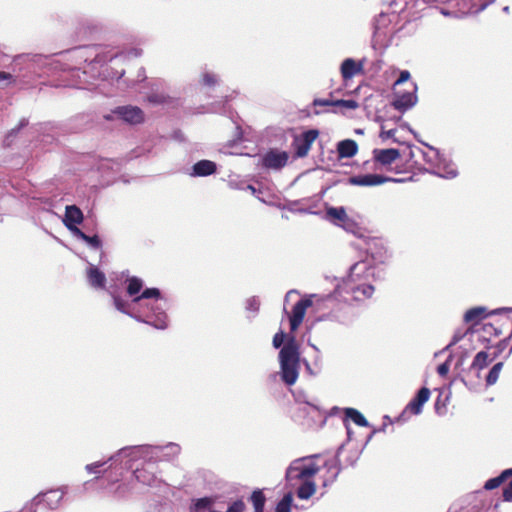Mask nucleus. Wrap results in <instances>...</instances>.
Here are the masks:
<instances>
[{"label":"nucleus","mask_w":512,"mask_h":512,"mask_svg":"<svg viewBox=\"0 0 512 512\" xmlns=\"http://www.w3.org/2000/svg\"><path fill=\"white\" fill-rule=\"evenodd\" d=\"M126 283V293L130 300L124 299L115 292H109L115 309L137 322L160 330L166 329L168 327L166 311L169 305L161 291L155 287L142 290L144 282L137 276L128 277Z\"/></svg>","instance_id":"1"},{"label":"nucleus","mask_w":512,"mask_h":512,"mask_svg":"<svg viewBox=\"0 0 512 512\" xmlns=\"http://www.w3.org/2000/svg\"><path fill=\"white\" fill-rule=\"evenodd\" d=\"M512 338V311L487 312L482 307V367L491 363Z\"/></svg>","instance_id":"2"},{"label":"nucleus","mask_w":512,"mask_h":512,"mask_svg":"<svg viewBox=\"0 0 512 512\" xmlns=\"http://www.w3.org/2000/svg\"><path fill=\"white\" fill-rule=\"evenodd\" d=\"M66 59L83 60L87 63L83 71L80 68L70 67L61 62L60 59L50 57H38V61L46 67L49 71H68L73 78L72 85H81L88 82V74L91 78L105 76L103 72L98 69L102 67L107 61V57L98 52L97 46H84L77 47L65 54H61Z\"/></svg>","instance_id":"3"},{"label":"nucleus","mask_w":512,"mask_h":512,"mask_svg":"<svg viewBox=\"0 0 512 512\" xmlns=\"http://www.w3.org/2000/svg\"><path fill=\"white\" fill-rule=\"evenodd\" d=\"M380 278V271L368 261H359L349 269L348 276L337 285L334 293L344 302H363L374 294L373 282Z\"/></svg>","instance_id":"4"},{"label":"nucleus","mask_w":512,"mask_h":512,"mask_svg":"<svg viewBox=\"0 0 512 512\" xmlns=\"http://www.w3.org/2000/svg\"><path fill=\"white\" fill-rule=\"evenodd\" d=\"M180 452V445L174 442H169L165 445L126 446L111 455L109 460L116 462L119 459L127 458L125 468L132 469L134 462L139 461V459H148L152 464L160 461H171L176 458Z\"/></svg>","instance_id":"5"},{"label":"nucleus","mask_w":512,"mask_h":512,"mask_svg":"<svg viewBox=\"0 0 512 512\" xmlns=\"http://www.w3.org/2000/svg\"><path fill=\"white\" fill-rule=\"evenodd\" d=\"M320 454H313L305 457H300L293 460L288 468L286 469V480L291 482L292 480H303V483L297 489V497L301 500L309 499L316 491V485L314 481L308 478L318 473L319 467L312 463L304 465L303 462L308 459L319 458Z\"/></svg>","instance_id":"6"},{"label":"nucleus","mask_w":512,"mask_h":512,"mask_svg":"<svg viewBox=\"0 0 512 512\" xmlns=\"http://www.w3.org/2000/svg\"><path fill=\"white\" fill-rule=\"evenodd\" d=\"M278 358L281 380L288 386L295 384L299 376L300 352L293 336L280 349Z\"/></svg>","instance_id":"7"},{"label":"nucleus","mask_w":512,"mask_h":512,"mask_svg":"<svg viewBox=\"0 0 512 512\" xmlns=\"http://www.w3.org/2000/svg\"><path fill=\"white\" fill-rule=\"evenodd\" d=\"M464 321L466 323L475 321V323L465 331L458 329L454 333L452 341L443 349V351H448L453 345L460 341H468L470 343L469 347H466L464 344L462 345L466 355L469 350L475 349L477 344L480 343V332L479 329L476 328L480 321V306H476L468 310L464 314Z\"/></svg>","instance_id":"8"},{"label":"nucleus","mask_w":512,"mask_h":512,"mask_svg":"<svg viewBox=\"0 0 512 512\" xmlns=\"http://www.w3.org/2000/svg\"><path fill=\"white\" fill-rule=\"evenodd\" d=\"M391 14H403V18L410 20L416 18L417 14L430 5L429 0H391L387 2Z\"/></svg>","instance_id":"9"},{"label":"nucleus","mask_w":512,"mask_h":512,"mask_svg":"<svg viewBox=\"0 0 512 512\" xmlns=\"http://www.w3.org/2000/svg\"><path fill=\"white\" fill-rule=\"evenodd\" d=\"M319 136L317 129H309L299 135H295L292 142L295 158H304L308 155L313 142Z\"/></svg>","instance_id":"10"},{"label":"nucleus","mask_w":512,"mask_h":512,"mask_svg":"<svg viewBox=\"0 0 512 512\" xmlns=\"http://www.w3.org/2000/svg\"><path fill=\"white\" fill-rule=\"evenodd\" d=\"M141 460L143 461V466L141 468L137 467L133 472L136 481L144 486H158L161 483V480L157 477V463L152 464L148 459Z\"/></svg>","instance_id":"11"},{"label":"nucleus","mask_w":512,"mask_h":512,"mask_svg":"<svg viewBox=\"0 0 512 512\" xmlns=\"http://www.w3.org/2000/svg\"><path fill=\"white\" fill-rule=\"evenodd\" d=\"M452 5L457 9L440 8V13L444 16L460 18L468 15H476L480 11V0H454Z\"/></svg>","instance_id":"12"},{"label":"nucleus","mask_w":512,"mask_h":512,"mask_svg":"<svg viewBox=\"0 0 512 512\" xmlns=\"http://www.w3.org/2000/svg\"><path fill=\"white\" fill-rule=\"evenodd\" d=\"M114 117L128 124L136 125L144 121V112L137 106H119L112 111V115L105 116L107 120H111Z\"/></svg>","instance_id":"13"},{"label":"nucleus","mask_w":512,"mask_h":512,"mask_svg":"<svg viewBox=\"0 0 512 512\" xmlns=\"http://www.w3.org/2000/svg\"><path fill=\"white\" fill-rule=\"evenodd\" d=\"M402 179L392 178L380 174H360L348 178V183L354 186H379L387 182H402Z\"/></svg>","instance_id":"14"},{"label":"nucleus","mask_w":512,"mask_h":512,"mask_svg":"<svg viewBox=\"0 0 512 512\" xmlns=\"http://www.w3.org/2000/svg\"><path fill=\"white\" fill-rule=\"evenodd\" d=\"M289 154L286 151L270 149L261 157V165L266 169L281 170L286 166Z\"/></svg>","instance_id":"15"},{"label":"nucleus","mask_w":512,"mask_h":512,"mask_svg":"<svg viewBox=\"0 0 512 512\" xmlns=\"http://www.w3.org/2000/svg\"><path fill=\"white\" fill-rule=\"evenodd\" d=\"M417 85L415 83L411 84V90L406 91L404 93H399L396 95L395 100L393 101V107L401 112H405L412 107H414L417 103Z\"/></svg>","instance_id":"16"},{"label":"nucleus","mask_w":512,"mask_h":512,"mask_svg":"<svg viewBox=\"0 0 512 512\" xmlns=\"http://www.w3.org/2000/svg\"><path fill=\"white\" fill-rule=\"evenodd\" d=\"M66 493L65 488L52 489L45 493L39 494L34 499L37 503L43 504L49 509H57Z\"/></svg>","instance_id":"17"},{"label":"nucleus","mask_w":512,"mask_h":512,"mask_svg":"<svg viewBox=\"0 0 512 512\" xmlns=\"http://www.w3.org/2000/svg\"><path fill=\"white\" fill-rule=\"evenodd\" d=\"M425 145L429 148L434 158L438 160V164L436 165V168L433 171V173L445 179L455 178L458 175L455 166L453 164L446 163L445 160L440 157V153L437 149L433 148L432 146H429L428 144Z\"/></svg>","instance_id":"18"},{"label":"nucleus","mask_w":512,"mask_h":512,"mask_svg":"<svg viewBox=\"0 0 512 512\" xmlns=\"http://www.w3.org/2000/svg\"><path fill=\"white\" fill-rule=\"evenodd\" d=\"M295 398L300 405H303V407L300 408L303 413L311 415L312 418H323L321 425L325 423L324 412L319 407L316 399H308L304 393H298Z\"/></svg>","instance_id":"19"},{"label":"nucleus","mask_w":512,"mask_h":512,"mask_svg":"<svg viewBox=\"0 0 512 512\" xmlns=\"http://www.w3.org/2000/svg\"><path fill=\"white\" fill-rule=\"evenodd\" d=\"M344 448V445L338 447L336 451V455L333 459L326 460L324 462V467L327 469L328 476L323 480V486L327 487L334 483L338 478L342 470V466L339 460V456Z\"/></svg>","instance_id":"20"},{"label":"nucleus","mask_w":512,"mask_h":512,"mask_svg":"<svg viewBox=\"0 0 512 512\" xmlns=\"http://www.w3.org/2000/svg\"><path fill=\"white\" fill-rule=\"evenodd\" d=\"M356 313L353 307L345 302L343 305H339L337 308H334L328 315L327 318L332 321H336L341 324H350L356 318Z\"/></svg>","instance_id":"21"},{"label":"nucleus","mask_w":512,"mask_h":512,"mask_svg":"<svg viewBox=\"0 0 512 512\" xmlns=\"http://www.w3.org/2000/svg\"><path fill=\"white\" fill-rule=\"evenodd\" d=\"M84 215L81 209L76 205H67L65 208V215L63 219V223L66 228L73 233L76 234V230H80L77 225L83 222Z\"/></svg>","instance_id":"22"},{"label":"nucleus","mask_w":512,"mask_h":512,"mask_svg":"<svg viewBox=\"0 0 512 512\" xmlns=\"http://www.w3.org/2000/svg\"><path fill=\"white\" fill-rule=\"evenodd\" d=\"M312 305L310 297H305L296 302L292 308V315L290 316V329L296 331L302 323L306 309Z\"/></svg>","instance_id":"23"},{"label":"nucleus","mask_w":512,"mask_h":512,"mask_svg":"<svg viewBox=\"0 0 512 512\" xmlns=\"http://www.w3.org/2000/svg\"><path fill=\"white\" fill-rule=\"evenodd\" d=\"M86 278L92 288L96 290L105 289L106 275L96 265L88 263Z\"/></svg>","instance_id":"24"},{"label":"nucleus","mask_w":512,"mask_h":512,"mask_svg":"<svg viewBox=\"0 0 512 512\" xmlns=\"http://www.w3.org/2000/svg\"><path fill=\"white\" fill-rule=\"evenodd\" d=\"M430 390L427 387H422L416 396L408 403L404 413L410 411L414 415H419L422 412L423 405L429 400Z\"/></svg>","instance_id":"25"},{"label":"nucleus","mask_w":512,"mask_h":512,"mask_svg":"<svg viewBox=\"0 0 512 512\" xmlns=\"http://www.w3.org/2000/svg\"><path fill=\"white\" fill-rule=\"evenodd\" d=\"M127 461V458L119 459L118 461H110L109 458L106 461H97L91 464H87L85 466V469L88 473H95L99 474V468L103 467L105 464L110 463V466L108 469H115L119 475H122L124 470H127L125 468V462Z\"/></svg>","instance_id":"26"},{"label":"nucleus","mask_w":512,"mask_h":512,"mask_svg":"<svg viewBox=\"0 0 512 512\" xmlns=\"http://www.w3.org/2000/svg\"><path fill=\"white\" fill-rule=\"evenodd\" d=\"M217 170L215 162L210 160H200L192 166L190 176L192 177H207L214 174Z\"/></svg>","instance_id":"27"},{"label":"nucleus","mask_w":512,"mask_h":512,"mask_svg":"<svg viewBox=\"0 0 512 512\" xmlns=\"http://www.w3.org/2000/svg\"><path fill=\"white\" fill-rule=\"evenodd\" d=\"M372 153H373L374 160L382 165H390L396 159H398L400 157L399 150L395 149V148H388V149L375 148L372 151Z\"/></svg>","instance_id":"28"},{"label":"nucleus","mask_w":512,"mask_h":512,"mask_svg":"<svg viewBox=\"0 0 512 512\" xmlns=\"http://www.w3.org/2000/svg\"><path fill=\"white\" fill-rule=\"evenodd\" d=\"M341 75L344 80L351 79L353 76H355L357 73L361 72L363 70V62H356L352 58H346L340 67Z\"/></svg>","instance_id":"29"},{"label":"nucleus","mask_w":512,"mask_h":512,"mask_svg":"<svg viewBox=\"0 0 512 512\" xmlns=\"http://www.w3.org/2000/svg\"><path fill=\"white\" fill-rule=\"evenodd\" d=\"M358 152V145L352 139H345L337 143V153L340 159L351 158Z\"/></svg>","instance_id":"30"},{"label":"nucleus","mask_w":512,"mask_h":512,"mask_svg":"<svg viewBox=\"0 0 512 512\" xmlns=\"http://www.w3.org/2000/svg\"><path fill=\"white\" fill-rule=\"evenodd\" d=\"M326 213L330 219L337 220L339 222L338 224L344 228L346 223L349 221V217L344 207H330L327 209Z\"/></svg>","instance_id":"31"},{"label":"nucleus","mask_w":512,"mask_h":512,"mask_svg":"<svg viewBox=\"0 0 512 512\" xmlns=\"http://www.w3.org/2000/svg\"><path fill=\"white\" fill-rule=\"evenodd\" d=\"M345 416L347 419H350L351 421H353L356 425H358L360 427L369 426V423L366 420V418L364 417V415L355 408H346Z\"/></svg>","instance_id":"32"},{"label":"nucleus","mask_w":512,"mask_h":512,"mask_svg":"<svg viewBox=\"0 0 512 512\" xmlns=\"http://www.w3.org/2000/svg\"><path fill=\"white\" fill-rule=\"evenodd\" d=\"M510 476H512V468L504 470L499 476L486 481L484 488L486 490H493L504 483Z\"/></svg>","instance_id":"33"},{"label":"nucleus","mask_w":512,"mask_h":512,"mask_svg":"<svg viewBox=\"0 0 512 512\" xmlns=\"http://www.w3.org/2000/svg\"><path fill=\"white\" fill-rule=\"evenodd\" d=\"M74 236L87 243L93 249H99L102 246V241L98 235L89 236L82 230H76V234Z\"/></svg>","instance_id":"34"},{"label":"nucleus","mask_w":512,"mask_h":512,"mask_svg":"<svg viewBox=\"0 0 512 512\" xmlns=\"http://www.w3.org/2000/svg\"><path fill=\"white\" fill-rule=\"evenodd\" d=\"M251 502L253 504L254 510H264L266 497L262 490L256 489L251 494Z\"/></svg>","instance_id":"35"},{"label":"nucleus","mask_w":512,"mask_h":512,"mask_svg":"<svg viewBox=\"0 0 512 512\" xmlns=\"http://www.w3.org/2000/svg\"><path fill=\"white\" fill-rule=\"evenodd\" d=\"M200 82L203 86L212 88V87H215L219 83V77L217 74H215L213 72L205 71L202 73Z\"/></svg>","instance_id":"36"},{"label":"nucleus","mask_w":512,"mask_h":512,"mask_svg":"<svg viewBox=\"0 0 512 512\" xmlns=\"http://www.w3.org/2000/svg\"><path fill=\"white\" fill-rule=\"evenodd\" d=\"M293 497L289 492L283 496V498L277 503L275 512H291Z\"/></svg>","instance_id":"37"},{"label":"nucleus","mask_w":512,"mask_h":512,"mask_svg":"<svg viewBox=\"0 0 512 512\" xmlns=\"http://www.w3.org/2000/svg\"><path fill=\"white\" fill-rule=\"evenodd\" d=\"M503 367L502 362L496 363L489 371L488 375L486 376V384L488 386L493 385L497 382L501 369Z\"/></svg>","instance_id":"38"},{"label":"nucleus","mask_w":512,"mask_h":512,"mask_svg":"<svg viewBox=\"0 0 512 512\" xmlns=\"http://www.w3.org/2000/svg\"><path fill=\"white\" fill-rule=\"evenodd\" d=\"M28 125V119L26 118H22L19 122V124L15 127V128H12L6 135L5 137V143L6 145H10V141H12V139L14 137H16V135L19 133V131L21 129H23L24 127H26Z\"/></svg>","instance_id":"39"},{"label":"nucleus","mask_w":512,"mask_h":512,"mask_svg":"<svg viewBox=\"0 0 512 512\" xmlns=\"http://www.w3.org/2000/svg\"><path fill=\"white\" fill-rule=\"evenodd\" d=\"M260 299L258 296H252L248 298L245 302V309L248 312H252L254 315H256L259 312L260 309Z\"/></svg>","instance_id":"40"},{"label":"nucleus","mask_w":512,"mask_h":512,"mask_svg":"<svg viewBox=\"0 0 512 512\" xmlns=\"http://www.w3.org/2000/svg\"><path fill=\"white\" fill-rule=\"evenodd\" d=\"M147 101L153 105H161L167 102V96L164 93L152 92L147 96Z\"/></svg>","instance_id":"41"},{"label":"nucleus","mask_w":512,"mask_h":512,"mask_svg":"<svg viewBox=\"0 0 512 512\" xmlns=\"http://www.w3.org/2000/svg\"><path fill=\"white\" fill-rule=\"evenodd\" d=\"M469 375L480 377V352L476 353L469 369Z\"/></svg>","instance_id":"42"},{"label":"nucleus","mask_w":512,"mask_h":512,"mask_svg":"<svg viewBox=\"0 0 512 512\" xmlns=\"http://www.w3.org/2000/svg\"><path fill=\"white\" fill-rule=\"evenodd\" d=\"M132 493V488L129 484L119 485L115 490V496L117 498H127Z\"/></svg>","instance_id":"43"},{"label":"nucleus","mask_w":512,"mask_h":512,"mask_svg":"<svg viewBox=\"0 0 512 512\" xmlns=\"http://www.w3.org/2000/svg\"><path fill=\"white\" fill-rule=\"evenodd\" d=\"M335 106L345 107L348 109H356L358 107V102L353 99H340L335 100Z\"/></svg>","instance_id":"44"},{"label":"nucleus","mask_w":512,"mask_h":512,"mask_svg":"<svg viewBox=\"0 0 512 512\" xmlns=\"http://www.w3.org/2000/svg\"><path fill=\"white\" fill-rule=\"evenodd\" d=\"M285 338H286V334L283 332V331H279L277 332L274 337H273V346L274 348L278 349V348H282L285 344H284V341H285Z\"/></svg>","instance_id":"45"},{"label":"nucleus","mask_w":512,"mask_h":512,"mask_svg":"<svg viewBox=\"0 0 512 512\" xmlns=\"http://www.w3.org/2000/svg\"><path fill=\"white\" fill-rule=\"evenodd\" d=\"M450 359L451 356H449V358L445 362H443L437 367V372L441 377H445L448 374L450 368Z\"/></svg>","instance_id":"46"},{"label":"nucleus","mask_w":512,"mask_h":512,"mask_svg":"<svg viewBox=\"0 0 512 512\" xmlns=\"http://www.w3.org/2000/svg\"><path fill=\"white\" fill-rule=\"evenodd\" d=\"M503 500L510 502L512 501V479L503 488Z\"/></svg>","instance_id":"47"},{"label":"nucleus","mask_w":512,"mask_h":512,"mask_svg":"<svg viewBox=\"0 0 512 512\" xmlns=\"http://www.w3.org/2000/svg\"><path fill=\"white\" fill-rule=\"evenodd\" d=\"M386 17L387 14L384 12H381L378 17L375 20V29L380 30L382 27L386 25Z\"/></svg>","instance_id":"48"},{"label":"nucleus","mask_w":512,"mask_h":512,"mask_svg":"<svg viewBox=\"0 0 512 512\" xmlns=\"http://www.w3.org/2000/svg\"><path fill=\"white\" fill-rule=\"evenodd\" d=\"M396 133V129H390V130H387V131H381L380 133V138L382 140H387V139H393L394 142H398V140H396L394 138V135Z\"/></svg>","instance_id":"49"},{"label":"nucleus","mask_w":512,"mask_h":512,"mask_svg":"<svg viewBox=\"0 0 512 512\" xmlns=\"http://www.w3.org/2000/svg\"><path fill=\"white\" fill-rule=\"evenodd\" d=\"M114 167H116V169L119 170L120 163L117 162V161H114V160H110V159L104 160L101 163V168L102 169H104V168H112V169H114Z\"/></svg>","instance_id":"50"},{"label":"nucleus","mask_w":512,"mask_h":512,"mask_svg":"<svg viewBox=\"0 0 512 512\" xmlns=\"http://www.w3.org/2000/svg\"><path fill=\"white\" fill-rule=\"evenodd\" d=\"M313 106H335V101L329 99H314Z\"/></svg>","instance_id":"51"},{"label":"nucleus","mask_w":512,"mask_h":512,"mask_svg":"<svg viewBox=\"0 0 512 512\" xmlns=\"http://www.w3.org/2000/svg\"><path fill=\"white\" fill-rule=\"evenodd\" d=\"M409 78H410L409 71L403 70L400 72V75H399L398 79L396 80L395 85L402 84V83L408 81Z\"/></svg>","instance_id":"52"},{"label":"nucleus","mask_w":512,"mask_h":512,"mask_svg":"<svg viewBox=\"0 0 512 512\" xmlns=\"http://www.w3.org/2000/svg\"><path fill=\"white\" fill-rule=\"evenodd\" d=\"M298 294H299V292L295 289H291L286 293L285 298H284V311L285 312H286V306H287L288 302L290 301V299L292 298V296H296Z\"/></svg>","instance_id":"53"},{"label":"nucleus","mask_w":512,"mask_h":512,"mask_svg":"<svg viewBox=\"0 0 512 512\" xmlns=\"http://www.w3.org/2000/svg\"><path fill=\"white\" fill-rule=\"evenodd\" d=\"M141 54H142V51L137 48H133L127 53L128 57H139V56H141Z\"/></svg>","instance_id":"54"},{"label":"nucleus","mask_w":512,"mask_h":512,"mask_svg":"<svg viewBox=\"0 0 512 512\" xmlns=\"http://www.w3.org/2000/svg\"><path fill=\"white\" fill-rule=\"evenodd\" d=\"M454 0H429L430 5H437V4H452Z\"/></svg>","instance_id":"55"},{"label":"nucleus","mask_w":512,"mask_h":512,"mask_svg":"<svg viewBox=\"0 0 512 512\" xmlns=\"http://www.w3.org/2000/svg\"><path fill=\"white\" fill-rule=\"evenodd\" d=\"M12 79V75L8 72L0 71V81L1 80H10Z\"/></svg>","instance_id":"56"},{"label":"nucleus","mask_w":512,"mask_h":512,"mask_svg":"<svg viewBox=\"0 0 512 512\" xmlns=\"http://www.w3.org/2000/svg\"><path fill=\"white\" fill-rule=\"evenodd\" d=\"M460 512H480V510L478 509L477 506H472L470 508L463 509Z\"/></svg>","instance_id":"57"},{"label":"nucleus","mask_w":512,"mask_h":512,"mask_svg":"<svg viewBox=\"0 0 512 512\" xmlns=\"http://www.w3.org/2000/svg\"><path fill=\"white\" fill-rule=\"evenodd\" d=\"M138 78L140 80H144L146 78L145 69L144 68L139 69V71H138Z\"/></svg>","instance_id":"58"},{"label":"nucleus","mask_w":512,"mask_h":512,"mask_svg":"<svg viewBox=\"0 0 512 512\" xmlns=\"http://www.w3.org/2000/svg\"><path fill=\"white\" fill-rule=\"evenodd\" d=\"M304 364H305L306 370H307V372H308L309 374H311V375H315V374H316V373L311 369L310 364H309L306 360H304Z\"/></svg>","instance_id":"59"},{"label":"nucleus","mask_w":512,"mask_h":512,"mask_svg":"<svg viewBox=\"0 0 512 512\" xmlns=\"http://www.w3.org/2000/svg\"><path fill=\"white\" fill-rule=\"evenodd\" d=\"M435 410L437 414H442L443 412L440 411V397H438L437 401L435 402Z\"/></svg>","instance_id":"60"},{"label":"nucleus","mask_w":512,"mask_h":512,"mask_svg":"<svg viewBox=\"0 0 512 512\" xmlns=\"http://www.w3.org/2000/svg\"><path fill=\"white\" fill-rule=\"evenodd\" d=\"M385 427L386 425H383L382 428H380L379 430H373L372 433L368 436V439H367V442L370 441L373 437V435L377 432V431H384L385 430Z\"/></svg>","instance_id":"61"},{"label":"nucleus","mask_w":512,"mask_h":512,"mask_svg":"<svg viewBox=\"0 0 512 512\" xmlns=\"http://www.w3.org/2000/svg\"><path fill=\"white\" fill-rule=\"evenodd\" d=\"M345 426H346V430H347L348 438L350 439L351 429H350V427H349V425H348V424H346Z\"/></svg>","instance_id":"62"},{"label":"nucleus","mask_w":512,"mask_h":512,"mask_svg":"<svg viewBox=\"0 0 512 512\" xmlns=\"http://www.w3.org/2000/svg\"><path fill=\"white\" fill-rule=\"evenodd\" d=\"M463 382H464V384H465L469 389H473V388H474V387H473V385H469V384H468V381H467V380L463 379Z\"/></svg>","instance_id":"63"},{"label":"nucleus","mask_w":512,"mask_h":512,"mask_svg":"<svg viewBox=\"0 0 512 512\" xmlns=\"http://www.w3.org/2000/svg\"><path fill=\"white\" fill-rule=\"evenodd\" d=\"M424 157H425V159H426L428 162H431V163H432V158H430V157L428 158V155H427V154H424Z\"/></svg>","instance_id":"64"}]
</instances>
